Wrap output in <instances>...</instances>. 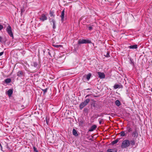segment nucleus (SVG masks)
Listing matches in <instances>:
<instances>
[{
    "mask_svg": "<svg viewBox=\"0 0 152 152\" xmlns=\"http://www.w3.org/2000/svg\"><path fill=\"white\" fill-rule=\"evenodd\" d=\"M90 99H86L85 101L81 103L80 105V109H82L83 107H85L89 102Z\"/></svg>",
    "mask_w": 152,
    "mask_h": 152,
    "instance_id": "nucleus-2",
    "label": "nucleus"
},
{
    "mask_svg": "<svg viewBox=\"0 0 152 152\" xmlns=\"http://www.w3.org/2000/svg\"><path fill=\"white\" fill-rule=\"evenodd\" d=\"M43 91H44V92L45 93V92H46L47 91V89H44V90H43Z\"/></svg>",
    "mask_w": 152,
    "mask_h": 152,
    "instance_id": "nucleus-29",
    "label": "nucleus"
},
{
    "mask_svg": "<svg viewBox=\"0 0 152 152\" xmlns=\"http://www.w3.org/2000/svg\"><path fill=\"white\" fill-rule=\"evenodd\" d=\"M6 31L11 37H13V36L12 31V28L10 26H8L6 28Z\"/></svg>",
    "mask_w": 152,
    "mask_h": 152,
    "instance_id": "nucleus-3",
    "label": "nucleus"
},
{
    "mask_svg": "<svg viewBox=\"0 0 152 152\" xmlns=\"http://www.w3.org/2000/svg\"><path fill=\"white\" fill-rule=\"evenodd\" d=\"M119 85L118 84H116L114 86V88L115 89H117L119 88Z\"/></svg>",
    "mask_w": 152,
    "mask_h": 152,
    "instance_id": "nucleus-20",
    "label": "nucleus"
},
{
    "mask_svg": "<svg viewBox=\"0 0 152 152\" xmlns=\"http://www.w3.org/2000/svg\"><path fill=\"white\" fill-rule=\"evenodd\" d=\"M33 148L34 151L35 152H38V151L37 149V148H36L35 147H33Z\"/></svg>",
    "mask_w": 152,
    "mask_h": 152,
    "instance_id": "nucleus-22",
    "label": "nucleus"
},
{
    "mask_svg": "<svg viewBox=\"0 0 152 152\" xmlns=\"http://www.w3.org/2000/svg\"><path fill=\"white\" fill-rule=\"evenodd\" d=\"M64 10H63L61 13V20L62 22L64 21Z\"/></svg>",
    "mask_w": 152,
    "mask_h": 152,
    "instance_id": "nucleus-8",
    "label": "nucleus"
},
{
    "mask_svg": "<svg viewBox=\"0 0 152 152\" xmlns=\"http://www.w3.org/2000/svg\"><path fill=\"white\" fill-rule=\"evenodd\" d=\"M47 19V15L44 14H43L41 15L39 18L40 20L42 21L46 20Z\"/></svg>",
    "mask_w": 152,
    "mask_h": 152,
    "instance_id": "nucleus-5",
    "label": "nucleus"
},
{
    "mask_svg": "<svg viewBox=\"0 0 152 152\" xmlns=\"http://www.w3.org/2000/svg\"><path fill=\"white\" fill-rule=\"evenodd\" d=\"M135 144L134 140L129 141L128 140H125L123 141L121 145V147L122 148H126L130 145H133Z\"/></svg>",
    "mask_w": 152,
    "mask_h": 152,
    "instance_id": "nucleus-1",
    "label": "nucleus"
},
{
    "mask_svg": "<svg viewBox=\"0 0 152 152\" xmlns=\"http://www.w3.org/2000/svg\"><path fill=\"white\" fill-rule=\"evenodd\" d=\"M11 81V79L10 78H7L5 79V82L6 83H10Z\"/></svg>",
    "mask_w": 152,
    "mask_h": 152,
    "instance_id": "nucleus-18",
    "label": "nucleus"
},
{
    "mask_svg": "<svg viewBox=\"0 0 152 152\" xmlns=\"http://www.w3.org/2000/svg\"><path fill=\"white\" fill-rule=\"evenodd\" d=\"M24 73L22 71H19L17 73V76L19 77H22L24 76Z\"/></svg>",
    "mask_w": 152,
    "mask_h": 152,
    "instance_id": "nucleus-7",
    "label": "nucleus"
},
{
    "mask_svg": "<svg viewBox=\"0 0 152 152\" xmlns=\"http://www.w3.org/2000/svg\"><path fill=\"white\" fill-rule=\"evenodd\" d=\"M107 152H116V150L115 149H110L107 150Z\"/></svg>",
    "mask_w": 152,
    "mask_h": 152,
    "instance_id": "nucleus-13",
    "label": "nucleus"
},
{
    "mask_svg": "<svg viewBox=\"0 0 152 152\" xmlns=\"http://www.w3.org/2000/svg\"><path fill=\"white\" fill-rule=\"evenodd\" d=\"M151 91H152V88H151Z\"/></svg>",
    "mask_w": 152,
    "mask_h": 152,
    "instance_id": "nucleus-34",
    "label": "nucleus"
},
{
    "mask_svg": "<svg viewBox=\"0 0 152 152\" xmlns=\"http://www.w3.org/2000/svg\"><path fill=\"white\" fill-rule=\"evenodd\" d=\"M72 133L74 135L76 136H77L78 135L77 131L75 129H73L72 130Z\"/></svg>",
    "mask_w": 152,
    "mask_h": 152,
    "instance_id": "nucleus-12",
    "label": "nucleus"
},
{
    "mask_svg": "<svg viewBox=\"0 0 152 152\" xmlns=\"http://www.w3.org/2000/svg\"><path fill=\"white\" fill-rule=\"evenodd\" d=\"M120 135L121 136L124 137L126 135V134L125 133V131H121L120 133Z\"/></svg>",
    "mask_w": 152,
    "mask_h": 152,
    "instance_id": "nucleus-16",
    "label": "nucleus"
},
{
    "mask_svg": "<svg viewBox=\"0 0 152 152\" xmlns=\"http://www.w3.org/2000/svg\"><path fill=\"white\" fill-rule=\"evenodd\" d=\"M53 46L55 47L56 48H58L59 47H61L62 45H53Z\"/></svg>",
    "mask_w": 152,
    "mask_h": 152,
    "instance_id": "nucleus-21",
    "label": "nucleus"
},
{
    "mask_svg": "<svg viewBox=\"0 0 152 152\" xmlns=\"http://www.w3.org/2000/svg\"><path fill=\"white\" fill-rule=\"evenodd\" d=\"M135 132H133L132 133L133 135L134 134H135Z\"/></svg>",
    "mask_w": 152,
    "mask_h": 152,
    "instance_id": "nucleus-31",
    "label": "nucleus"
},
{
    "mask_svg": "<svg viewBox=\"0 0 152 152\" xmlns=\"http://www.w3.org/2000/svg\"><path fill=\"white\" fill-rule=\"evenodd\" d=\"M105 56L106 57H110V55H109V53L108 52L106 54V55H105Z\"/></svg>",
    "mask_w": 152,
    "mask_h": 152,
    "instance_id": "nucleus-23",
    "label": "nucleus"
},
{
    "mask_svg": "<svg viewBox=\"0 0 152 152\" xmlns=\"http://www.w3.org/2000/svg\"><path fill=\"white\" fill-rule=\"evenodd\" d=\"M2 38L0 36V42H1L2 41Z\"/></svg>",
    "mask_w": 152,
    "mask_h": 152,
    "instance_id": "nucleus-26",
    "label": "nucleus"
},
{
    "mask_svg": "<svg viewBox=\"0 0 152 152\" xmlns=\"http://www.w3.org/2000/svg\"><path fill=\"white\" fill-rule=\"evenodd\" d=\"M53 15L52 13H50V16H53Z\"/></svg>",
    "mask_w": 152,
    "mask_h": 152,
    "instance_id": "nucleus-32",
    "label": "nucleus"
},
{
    "mask_svg": "<svg viewBox=\"0 0 152 152\" xmlns=\"http://www.w3.org/2000/svg\"><path fill=\"white\" fill-rule=\"evenodd\" d=\"M51 22H52L53 24V29H55L56 28V25H55V21L54 20H52Z\"/></svg>",
    "mask_w": 152,
    "mask_h": 152,
    "instance_id": "nucleus-15",
    "label": "nucleus"
},
{
    "mask_svg": "<svg viewBox=\"0 0 152 152\" xmlns=\"http://www.w3.org/2000/svg\"><path fill=\"white\" fill-rule=\"evenodd\" d=\"M4 53L3 52H1L0 53V56H2Z\"/></svg>",
    "mask_w": 152,
    "mask_h": 152,
    "instance_id": "nucleus-27",
    "label": "nucleus"
},
{
    "mask_svg": "<svg viewBox=\"0 0 152 152\" xmlns=\"http://www.w3.org/2000/svg\"><path fill=\"white\" fill-rule=\"evenodd\" d=\"M13 93V91L12 89H9L7 92V94L9 96H10Z\"/></svg>",
    "mask_w": 152,
    "mask_h": 152,
    "instance_id": "nucleus-9",
    "label": "nucleus"
},
{
    "mask_svg": "<svg viewBox=\"0 0 152 152\" xmlns=\"http://www.w3.org/2000/svg\"><path fill=\"white\" fill-rule=\"evenodd\" d=\"M91 41L88 39H80L78 42L79 44L90 43Z\"/></svg>",
    "mask_w": 152,
    "mask_h": 152,
    "instance_id": "nucleus-4",
    "label": "nucleus"
},
{
    "mask_svg": "<svg viewBox=\"0 0 152 152\" xmlns=\"http://www.w3.org/2000/svg\"><path fill=\"white\" fill-rule=\"evenodd\" d=\"M129 48L130 49H136L137 48V45H134L130 46Z\"/></svg>",
    "mask_w": 152,
    "mask_h": 152,
    "instance_id": "nucleus-14",
    "label": "nucleus"
},
{
    "mask_svg": "<svg viewBox=\"0 0 152 152\" xmlns=\"http://www.w3.org/2000/svg\"><path fill=\"white\" fill-rule=\"evenodd\" d=\"M117 142V141L116 140H115V141H113V144H115V143H116Z\"/></svg>",
    "mask_w": 152,
    "mask_h": 152,
    "instance_id": "nucleus-28",
    "label": "nucleus"
},
{
    "mask_svg": "<svg viewBox=\"0 0 152 152\" xmlns=\"http://www.w3.org/2000/svg\"><path fill=\"white\" fill-rule=\"evenodd\" d=\"M91 75L90 73H89L87 75L86 79L88 80H89V79H90Z\"/></svg>",
    "mask_w": 152,
    "mask_h": 152,
    "instance_id": "nucleus-19",
    "label": "nucleus"
},
{
    "mask_svg": "<svg viewBox=\"0 0 152 152\" xmlns=\"http://www.w3.org/2000/svg\"><path fill=\"white\" fill-rule=\"evenodd\" d=\"M116 105L118 106H119L120 105V103L118 100H116L115 102Z\"/></svg>",
    "mask_w": 152,
    "mask_h": 152,
    "instance_id": "nucleus-17",
    "label": "nucleus"
},
{
    "mask_svg": "<svg viewBox=\"0 0 152 152\" xmlns=\"http://www.w3.org/2000/svg\"><path fill=\"white\" fill-rule=\"evenodd\" d=\"M37 66V64H36V63H35L34 64V66L35 67H36Z\"/></svg>",
    "mask_w": 152,
    "mask_h": 152,
    "instance_id": "nucleus-30",
    "label": "nucleus"
},
{
    "mask_svg": "<svg viewBox=\"0 0 152 152\" xmlns=\"http://www.w3.org/2000/svg\"><path fill=\"white\" fill-rule=\"evenodd\" d=\"M126 131L127 132H132V129L131 128L130 126H128L126 127Z\"/></svg>",
    "mask_w": 152,
    "mask_h": 152,
    "instance_id": "nucleus-11",
    "label": "nucleus"
},
{
    "mask_svg": "<svg viewBox=\"0 0 152 152\" xmlns=\"http://www.w3.org/2000/svg\"><path fill=\"white\" fill-rule=\"evenodd\" d=\"M88 29L89 30H91L92 29V28L91 26H89L88 27Z\"/></svg>",
    "mask_w": 152,
    "mask_h": 152,
    "instance_id": "nucleus-24",
    "label": "nucleus"
},
{
    "mask_svg": "<svg viewBox=\"0 0 152 152\" xmlns=\"http://www.w3.org/2000/svg\"><path fill=\"white\" fill-rule=\"evenodd\" d=\"M0 146H1V149H2V146H1V144H0Z\"/></svg>",
    "mask_w": 152,
    "mask_h": 152,
    "instance_id": "nucleus-33",
    "label": "nucleus"
},
{
    "mask_svg": "<svg viewBox=\"0 0 152 152\" xmlns=\"http://www.w3.org/2000/svg\"><path fill=\"white\" fill-rule=\"evenodd\" d=\"M3 28V26L2 25H0V30H1Z\"/></svg>",
    "mask_w": 152,
    "mask_h": 152,
    "instance_id": "nucleus-25",
    "label": "nucleus"
},
{
    "mask_svg": "<svg viewBox=\"0 0 152 152\" xmlns=\"http://www.w3.org/2000/svg\"><path fill=\"white\" fill-rule=\"evenodd\" d=\"M96 128V126L95 125L92 126L89 129V131L90 132H92Z\"/></svg>",
    "mask_w": 152,
    "mask_h": 152,
    "instance_id": "nucleus-10",
    "label": "nucleus"
},
{
    "mask_svg": "<svg viewBox=\"0 0 152 152\" xmlns=\"http://www.w3.org/2000/svg\"><path fill=\"white\" fill-rule=\"evenodd\" d=\"M97 73L100 78L104 79L105 77V75L104 73L98 72Z\"/></svg>",
    "mask_w": 152,
    "mask_h": 152,
    "instance_id": "nucleus-6",
    "label": "nucleus"
}]
</instances>
